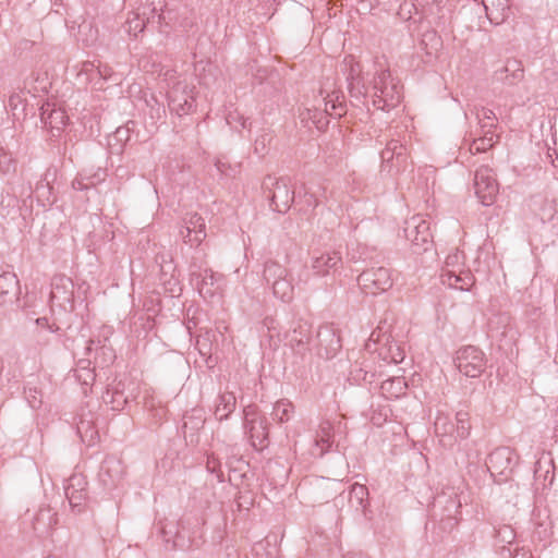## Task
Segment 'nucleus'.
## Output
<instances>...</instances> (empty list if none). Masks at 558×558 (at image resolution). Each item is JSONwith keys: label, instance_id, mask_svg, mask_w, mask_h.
I'll return each mask as SVG.
<instances>
[{"label": "nucleus", "instance_id": "nucleus-16", "mask_svg": "<svg viewBox=\"0 0 558 558\" xmlns=\"http://www.w3.org/2000/svg\"><path fill=\"white\" fill-rule=\"evenodd\" d=\"M326 187L322 183L303 184L296 192L295 207L303 214L312 213L325 198Z\"/></svg>", "mask_w": 558, "mask_h": 558}, {"label": "nucleus", "instance_id": "nucleus-12", "mask_svg": "<svg viewBox=\"0 0 558 558\" xmlns=\"http://www.w3.org/2000/svg\"><path fill=\"white\" fill-rule=\"evenodd\" d=\"M191 281L195 284L199 295L207 299L220 294L226 284V279L222 275L214 272L209 268H205L199 272L191 270Z\"/></svg>", "mask_w": 558, "mask_h": 558}, {"label": "nucleus", "instance_id": "nucleus-49", "mask_svg": "<svg viewBox=\"0 0 558 558\" xmlns=\"http://www.w3.org/2000/svg\"><path fill=\"white\" fill-rule=\"evenodd\" d=\"M78 35L81 40L86 45H93L98 38V31L94 29L92 24L88 22H83L78 26Z\"/></svg>", "mask_w": 558, "mask_h": 558}, {"label": "nucleus", "instance_id": "nucleus-1", "mask_svg": "<svg viewBox=\"0 0 558 558\" xmlns=\"http://www.w3.org/2000/svg\"><path fill=\"white\" fill-rule=\"evenodd\" d=\"M342 73L347 77L349 93L352 98L368 108L389 111L402 99L400 81L392 76L384 57L361 65L353 56H345Z\"/></svg>", "mask_w": 558, "mask_h": 558}, {"label": "nucleus", "instance_id": "nucleus-60", "mask_svg": "<svg viewBox=\"0 0 558 558\" xmlns=\"http://www.w3.org/2000/svg\"><path fill=\"white\" fill-rule=\"evenodd\" d=\"M206 468H207L208 472L216 474L217 477L219 478V481H222L221 463H220L219 459L214 453H211L207 457Z\"/></svg>", "mask_w": 558, "mask_h": 558}, {"label": "nucleus", "instance_id": "nucleus-64", "mask_svg": "<svg viewBox=\"0 0 558 558\" xmlns=\"http://www.w3.org/2000/svg\"><path fill=\"white\" fill-rule=\"evenodd\" d=\"M378 1L379 0H357V11L362 13H367L378 3Z\"/></svg>", "mask_w": 558, "mask_h": 558}, {"label": "nucleus", "instance_id": "nucleus-46", "mask_svg": "<svg viewBox=\"0 0 558 558\" xmlns=\"http://www.w3.org/2000/svg\"><path fill=\"white\" fill-rule=\"evenodd\" d=\"M391 413L392 411L388 404H377L376 407L372 404L371 422L375 426H381L387 422Z\"/></svg>", "mask_w": 558, "mask_h": 558}, {"label": "nucleus", "instance_id": "nucleus-61", "mask_svg": "<svg viewBox=\"0 0 558 558\" xmlns=\"http://www.w3.org/2000/svg\"><path fill=\"white\" fill-rule=\"evenodd\" d=\"M210 336L211 333L209 331H206V333L201 336L196 341V345L202 355H206L210 351V345L208 344V342L210 341ZM215 335L213 333V337Z\"/></svg>", "mask_w": 558, "mask_h": 558}, {"label": "nucleus", "instance_id": "nucleus-3", "mask_svg": "<svg viewBox=\"0 0 558 558\" xmlns=\"http://www.w3.org/2000/svg\"><path fill=\"white\" fill-rule=\"evenodd\" d=\"M333 83L327 80L322 86L324 108H305L301 113V121L305 124L312 123L316 129L323 130L328 124L327 117L340 118L345 113L344 95L333 89Z\"/></svg>", "mask_w": 558, "mask_h": 558}, {"label": "nucleus", "instance_id": "nucleus-35", "mask_svg": "<svg viewBox=\"0 0 558 558\" xmlns=\"http://www.w3.org/2000/svg\"><path fill=\"white\" fill-rule=\"evenodd\" d=\"M58 328L50 325L46 317L35 319V329L33 330L34 338L40 347H46L50 342V337Z\"/></svg>", "mask_w": 558, "mask_h": 558}, {"label": "nucleus", "instance_id": "nucleus-57", "mask_svg": "<svg viewBox=\"0 0 558 558\" xmlns=\"http://www.w3.org/2000/svg\"><path fill=\"white\" fill-rule=\"evenodd\" d=\"M17 206V198L14 195L7 193L2 195L0 203V214L5 217L11 214V210Z\"/></svg>", "mask_w": 558, "mask_h": 558}, {"label": "nucleus", "instance_id": "nucleus-17", "mask_svg": "<svg viewBox=\"0 0 558 558\" xmlns=\"http://www.w3.org/2000/svg\"><path fill=\"white\" fill-rule=\"evenodd\" d=\"M342 266L341 254L337 251L314 252L311 269L314 276L327 277L333 275Z\"/></svg>", "mask_w": 558, "mask_h": 558}, {"label": "nucleus", "instance_id": "nucleus-58", "mask_svg": "<svg viewBox=\"0 0 558 558\" xmlns=\"http://www.w3.org/2000/svg\"><path fill=\"white\" fill-rule=\"evenodd\" d=\"M496 538L500 543L512 545L515 539L514 530L509 525H504L497 530Z\"/></svg>", "mask_w": 558, "mask_h": 558}, {"label": "nucleus", "instance_id": "nucleus-52", "mask_svg": "<svg viewBox=\"0 0 558 558\" xmlns=\"http://www.w3.org/2000/svg\"><path fill=\"white\" fill-rule=\"evenodd\" d=\"M226 122L234 130H242L247 128V119L244 118L236 109L229 110L226 114Z\"/></svg>", "mask_w": 558, "mask_h": 558}, {"label": "nucleus", "instance_id": "nucleus-20", "mask_svg": "<svg viewBox=\"0 0 558 558\" xmlns=\"http://www.w3.org/2000/svg\"><path fill=\"white\" fill-rule=\"evenodd\" d=\"M87 482L83 474H72L64 483V494L69 500L71 508L77 512L82 511V507L87 497Z\"/></svg>", "mask_w": 558, "mask_h": 558}, {"label": "nucleus", "instance_id": "nucleus-19", "mask_svg": "<svg viewBox=\"0 0 558 558\" xmlns=\"http://www.w3.org/2000/svg\"><path fill=\"white\" fill-rule=\"evenodd\" d=\"M184 243L191 247H197L206 239L204 218L196 214H187L184 218V226L180 230Z\"/></svg>", "mask_w": 558, "mask_h": 558}, {"label": "nucleus", "instance_id": "nucleus-38", "mask_svg": "<svg viewBox=\"0 0 558 558\" xmlns=\"http://www.w3.org/2000/svg\"><path fill=\"white\" fill-rule=\"evenodd\" d=\"M50 171L48 170L44 178L37 182L34 191L37 202L44 207L51 205L56 201L54 197H52V186L48 179Z\"/></svg>", "mask_w": 558, "mask_h": 558}, {"label": "nucleus", "instance_id": "nucleus-4", "mask_svg": "<svg viewBox=\"0 0 558 558\" xmlns=\"http://www.w3.org/2000/svg\"><path fill=\"white\" fill-rule=\"evenodd\" d=\"M368 354H376L377 359L387 364H399L405 357L404 347L392 335L389 324L381 322L371 333L365 343Z\"/></svg>", "mask_w": 558, "mask_h": 558}, {"label": "nucleus", "instance_id": "nucleus-23", "mask_svg": "<svg viewBox=\"0 0 558 558\" xmlns=\"http://www.w3.org/2000/svg\"><path fill=\"white\" fill-rule=\"evenodd\" d=\"M74 284L73 281L64 276H54L51 281L50 300L59 306H65L73 301Z\"/></svg>", "mask_w": 558, "mask_h": 558}, {"label": "nucleus", "instance_id": "nucleus-45", "mask_svg": "<svg viewBox=\"0 0 558 558\" xmlns=\"http://www.w3.org/2000/svg\"><path fill=\"white\" fill-rule=\"evenodd\" d=\"M16 170V160L12 153L0 146V173L3 175L14 173Z\"/></svg>", "mask_w": 558, "mask_h": 558}, {"label": "nucleus", "instance_id": "nucleus-2", "mask_svg": "<svg viewBox=\"0 0 558 558\" xmlns=\"http://www.w3.org/2000/svg\"><path fill=\"white\" fill-rule=\"evenodd\" d=\"M159 75L168 86L167 98L170 111L178 117L191 113L195 107V87L189 82L187 76L166 68L159 70Z\"/></svg>", "mask_w": 558, "mask_h": 558}, {"label": "nucleus", "instance_id": "nucleus-44", "mask_svg": "<svg viewBox=\"0 0 558 558\" xmlns=\"http://www.w3.org/2000/svg\"><path fill=\"white\" fill-rule=\"evenodd\" d=\"M368 377H374V369L368 365L354 364L349 373L348 380L351 384L360 385L364 381H368Z\"/></svg>", "mask_w": 558, "mask_h": 558}, {"label": "nucleus", "instance_id": "nucleus-36", "mask_svg": "<svg viewBox=\"0 0 558 558\" xmlns=\"http://www.w3.org/2000/svg\"><path fill=\"white\" fill-rule=\"evenodd\" d=\"M236 404L235 396L232 392H223L219 395L215 408L216 418L226 420L234 411Z\"/></svg>", "mask_w": 558, "mask_h": 558}, {"label": "nucleus", "instance_id": "nucleus-62", "mask_svg": "<svg viewBox=\"0 0 558 558\" xmlns=\"http://www.w3.org/2000/svg\"><path fill=\"white\" fill-rule=\"evenodd\" d=\"M25 393L31 408L36 409L41 404V395L37 389H28Z\"/></svg>", "mask_w": 558, "mask_h": 558}, {"label": "nucleus", "instance_id": "nucleus-29", "mask_svg": "<svg viewBox=\"0 0 558 558\" xmlns=\"http://www.w3.org/2000/svg\"><path fill=\"white\" fill-rule=\"evenodd\" d=\"M482 3L488 20L493 24L498 25L509 16V0H482Z\"/></svg>", "mask_w": 558, "mask_h": 558}, {"label": "nucleus", "instance_id": "nucleus-34", "mask_svg": "<svg viewBox=\"0 0 558 558\" xmlns=\"http://www.w3.org/2000/svg\"><path fill=\"white\" fill-rule=\"evenodd\" d=\"M102 400L112 411H121L128 403L122 384L118 383L108 388L102 395Z\"/></svg>", "mask_w": 558, "mask_h": 558}, {"label": "nucleus", "instance_id": "nucleus-39", "mask_svg": "<svg viewBox=\"0 0 558 558\" xmlns=\"http://www.w3.org/2000/svg\"><path fill=\"white\" fill-rule=\"evenodd\" d=\"M293 414L294 405L288 399L278 400L272 407L271 417L276 422H289L292 418Z\"/></svg>", "mask_w": 558, "mask_h": 558}, {"label": "nucleus", "instance_id": "nucleus-24", "mask_svg": "<svg viewBox=\"0 0 558 558\" xmlns=\"http://www.w3.org/2000/svg\"><path fill=\"white\" fill-rule=\"evenodd\" d=\"M21 294L20 281L14 272L5 271L0 275V306L12 305Z\"/></svg>", "mask_w": 558, "mask_h": 558}, {"label": "nucleus", "instance_id": "nucleus-21", "mask_svg": "<svg viewBox=\"0 0 558 558\" xmlns=\"http://www.w3.org/2000/svg\"><path fill=\"white\" fill-rule=\"evenodd\" d=\"M295 196L296 192L292 190L289 180L281 178L274 184L270 207L277 213H287L295 202Z\"/></svg>", "mask_w": 558, "mask_h": 558}, {"label": "nucleus", "instance_id": "nucleus-43", "mask_svg": "<svg viewBox=\"0 0 558 558\" xmlns=\"http://www.w3.org/2000/svg\"><path fill=\"white\" fill-rule=\"evenodd\" d=\"M57 513L50 509H40L35 518V530L45 532L57 524Z\"/></svg>", "mask_w": 558, "mask_h": 558}, {"label": "nucleus", "instance_id": "nucleus-27", "mask_svg": "<svg viewBox=\"0 0 558 558\" xmlns=\"http://www.w3.org/2000/svg\"><path fill=\"white\" fill-rule=\"evenodd\" d=\"M40 120L51 130H60L65 125L68 117L61 108H57L50 102H46L40 107Z\"/></svg>", "mask_w": 558, "mask_h": 558}, {"label": "nucleus", "instance_id": "nucleus-48", "mask_svg": "<svg viewBox=\"0 0 558 558\" xmlns=\"http://www.w3.org/2000/svg\"><path fill=\"white\" fill-rule=\"evenodd\" d=\"M254 553L257 558H278L279 549L268 541L258 543L254 546Z\"/></svg>", "mask_w": 558, "mask_h": 558}, {"label": "nucleus", "instance_id": "nucleus-9", "mask_svg": "<svg viewBox=\"0 0 558 558\" xmlns=\"http://www.w3.org/2000/svg\"><path fill=\"white\" fill-rule=\"evenodd\" d=\"M244 429L256 450H263L268 445V422L256 405L244 409Z\"/></svg>", "mask_w": 558, "mask_h": 558}, {"label": "nucleus", "instance_id": "nucleus-55", "mask_svg": "<svg viewBox=\"0 0 558 558\" xmlns=\"http://www.w3.org/2000/svg\"><path fill=\"white\" fill-rule=\"evenodd\" d=\"M147 106L149 109V114L151 119L155 120H161L166 116V110L162 105L158 102V100L151 96L149 99L146 100Z\"/></svg>", "mask_w": 558, "mask_h": 558}, {"label": "nucleus", "instance_id": "nucleus-26", "mask_svg": "<svg viewBox=\"0 0 558 558\" xmlns=\"http://www.w3.org/2000/svg\"><path fill=\"white\" fill-rule=\"evenodd\" d=\"M524 77V70L520 61L507 60L505 64L495 71L494 78L507 85H515Z\"/></svg>", "mask_w": 558, "mask_h": 558}, {"label": "nucleus", "instance_id": "nucleus-41", "mask_svg": "<svg viewBox=\"0 0 558 558\" xmlns=\"http://www.w3.org/2000/svg\"><path fill=\"white\" fill-rule=\"evenodd\" d=\"M534 477L536 481L543 478V486L551 485L554 481V463L551 459H541L535 463Z\"/></svg>", "mask_w": 558, "mask_h": 558}, {"label": "nucleus", "instance_id": "nucleus-14", "mask_svg": "<svg viewBox=\"0 0 558 558\" xmlns=\"http://www.w3.org/2000/svg\"><path fill=\"white\" fill-rule=\"evenodd\" d=\"M474 191L482 205L489 206L494 203L498 183L490 168L481 167L475 171Z\"/></svg>", "mask_w": 558, "mask_h": 558}, {"label": "nucleus", "instance_id": "nucleus-31", "mask_svg": "<svg viewBox=\"0 0 558 558\" xmlns=\"http://www.w3.org/2000/svg\"><path fill=\"white\" fill-rule=\"evenodd\" d=\"M408 385L403 377L396 376L384 380L380 385V395L386 400L399 399L405 395Z\"/></svg>", "mask_w": 558, "mask_h": 558}, {"label": "nucleus", "instance_id": "nucleus-54", "mask_svg": "<svg viewBox=\"0 0 558 558\" xmlns=\"http://www.w3.org/2000/svg\"><path fill=\"white\" fill-rule=\"evenodd\" d=\"M160 530L167 544L172 543L173 548L182 547V545L179 543L180 534L179 532L174 531L175 526L173 524H165Z\"/></svg>", "mask_w": 558, "mask_h": 558}, {"label": "nucleus", "instance_id": "nucleus-11", "mask_svg": "<svg viewBox=\"0 0 558 558\" xmlns=\"http://www.w3.org/2000/svg\"><path fill=\"white\" fill-rule=\"evenodd\" d=\"M357 283L365 294L378 295L392 287L391 271L383 266L367 268L357 277Z\"/></svg>", "mask_w": 558, "mask_h": 558}, {"label": "nucleus", "instance_id": "nucleus-8", "mask_svg": "<svg viewBox=\"0 0 558 558\" xmlns=\"http://www.w3.org/2000/svg\"><path fill=\"white\" fill-rule=\"evenodd\" d=\"M389 140L380 153L381 172L397 174L408 168V151L401 140L395 138V132L389 129Z\"/></svg>", "mask_w": 558, "mask_h": 558}, {"label": "nucleus", "instance_id": "nucleus-40", "mask_svg": "<svg viewBox=\"0 0 558 558\" xmlns=\"http://www.w3.org/2000/svg\"><path fill=\"white\" fill-rule=\"evenodd\" d=\"M475 117L482 131L494 132L497 126V117L492 109L486 107H475Z\"/></svg>", "mask_w": 558, "mask_h": 558}, {"label": "nucleus", "instance_id": "nucleus-47", "mask_svg": "<svg viewBox=\"0 0 558 558\" xmlns=\"http://www.w3.org/2000/svg\"><path fill=\"white\" fill-rule=\"evenodd\" d=\"M290 276H294V284L298 288L306 286L311 279V271L304 265L294 266L288 269Z\"/></svg>", "mask_w": 558, "mask_h": 558}, {"label": "nucleus", "instance_id": "nucleus-33", "mask_svg": "<svg viewBox=\"0 0 558 558\" xmlns=\"http://www.w3.org/2000/svg\"><path fill=\"white\" fill-rule=\"evenodd\" d=\"M349 505L355 511L365 514L368 507V489L365 485L355 483L351 486L349 492Z\"/></svg>", "mask_w": 558, "mask_h": 558}, {"label": "nucleus", "instance_id": "nucleus-42", "mask_svg": "<svg viewBox=\"0 0 558 558\" xmlns=\"http://www.w3.org/2000/svg\"><path fill=\"white\" fill-rule=\"evenodd\" d=\"M482 136L475 138L470 146V151L472 154L486 151L492 148L498 141V136L495 132H486L482 131Z\"/></svg>", "mask_w": 558, "mask_h": 558}, {"label": "nucleus", "instance_id": "nucleus-50", "mask_svg": "<svg viewBox=\"0 0 558 558\" xmlns=\"http://www.w3.org/2000/svg\"><path fill=\"white\" fill-rule=\"evenodd\" d=\"M272 136L267 131H262L254 140V153L258 156H265L268 151V146Z\"/></svg>", "mask_w": 558, "mask_h": 558}, {"label": "nucleus", "instance_id": "nucleus-22", "mask_svg": "<svg viewBox=\"0 0 558 558\" xmlns=\"http://www.w3.org/2000/svg\"><path fill=\"white\" fill-rule=\"evenodd\" d=\"M123 475L124 466L120 459L110 456L102 461L98 476L105 487H114Z\"/></svg>", "mask_w": 558, "mask_h": 558}, {"label": "nucleus", "instance_id": "nucleus-15", "mask_svg": "<svg viewBox=\"0 0 558 558\" xmlns=\"http://www.w3.org/2000/svg\"><path fill=\"white\" fill-rule=\"evenodd\" d=\"M403 232L413 246L427 250L432 241L430 223L423 216L416 215L404 222Z\"/></svg>", "mask_w": 558, "mask_h": 558}, {"label": "nucleus", "instance_id": "nucleus-28", "mask_svg": "<svg viewBox=\"0 0 558 558\" xmlns=\"http://www.w3.org/2000/svg\"><path fill=\"white\" fill-rule=\"evenodd\" d=\"M332 425L330 422H322L314 440V456L322 457L330 450L333 444Z\"/></svg>", "mask_w": 558, "mask_h": 558}, {"label": "nucleus", "instance_id": "nucleus-30", "mask_svg": "<svg viewBox=\"0 0 558 558\" xmlns=\"http://www.w3.org/2000/svg\"><path fill=\"white\" fill-rule=\"evenodd\" d=\"M160 282L165 290L172 296L181 292L180 282L177 276V268L173 262H167L160 266Z\"/></svg>", "mask_w": 558, "mask_h": 558}, {"label": "nucleus", "instance_id": "nucleus-51", "mask_svg": "<svg viewBox=\"0 0 558 558\" xmlns=\"http://www.w3.org/2000/svg\"><path fill=\"white\" fill-rule=\"evenodd\" d=\"M124 28L129 33V35L136 37L140 33L144 31L145 22L138 14L133 13L131 16L128 17Z\"/></svg>", "mask_w": 558, "mask_h": 558}, {"label": "nucleus", "instance_id": "nucleus-7", "mask_svg": "<svg viewBox=\"0 0 558 558\" xmlns=\"http://www.w3.org/2000/svg\"><path fill=\"white\" fill-rule=\"evenodd\" d=\"M294 276H290L287 268L269 260L264 266V280L272 290V294L282 302H290L294 295Z\"/></svg>", "mask_w": 558, "mask_h": 558}, {"label": "nucleus", "instance_id": "nucleus-56", "mask_svg": "<svg viewBox=\"0 0 558 558\" xmlns=\"http://www.w3.org/2000/svg\"><path fill=\"white\" fill-rule=\"evenodd\" d=\"M31 80L36 83L33 87L34 93H47L50 87V82L48 80L47 73L36 74L33 73Z\"/></svg>", "mask_w": 558, "mask_h": 558}, {"label": "nucleus", "instance_id": "nucleus-10", "mask_svg": "<svg viewBox=\"0 0 558 558\" xmlns=\"http://www.w3.org/2000/svg\"><path fill=\"white\" fill-rule=\"evenodd\" d=\"M290 342L292 344L295 342L296 345H314L317 349V353L326 359L333 357L341 349L340 338L331 326L319 327L315 339L306 338L303 340L293 336Z\"/></svg>", "mask_w": 558, "mask_h": 558}, {"label": "nucleus", "instance_id": "nucleus-59", "mask_svg": "<svg viewBox=\"0 0 558 558\" xmlns=\"http://www.w3.org/2000/svg\"><path fill=\"white\" fill-rule=\"evenodd\" d=\"M24 97L20 93H15L10 96L8 101V107L13 111L14 116L19 114V111L24 112L25 105H24Z\"/></svg>", "mask_w": 558, "mask_h": 558}, {"label": "nucleus", "instance_id": "nucleus-53", "mask_svg": "<svg viewBox=\"0 0 558 558\" xmlns=\"http://www.w3.org/2000/svg\"><path fill=\"white\" fill-rule=\"evenodd\" d=\"M96 74H101L102 75V72H101V65L100 64H95L94 62L92 61H85L81 64V68L77 72V76L81 78L83 76H85V80L86 81H89L92 80L94 76H96Z\"/></svg>", "mask_w": 558, "mask_h": 558}, {"label": "nucleus", "instance_id": "nucleus-5", "mask_svg": "<svg viewBox=\"0 0 558 558\" xmlns=\"http://www.w3.org/2000/svg\"><path fill=\"white\" fill-rule=\"evenodd\" d=\"M434 427L440 441L445 446H452L459 439L469 437L471 430L470 415L465 411H458L453 422L449 414L438 410Z\"/></svg>", "mask_w": 558, "mask_h": 558}, {"label": "nucleus", "instance_id": "nucleus-18", "mask_svg": "<svg viewBox=\"0 0 558 558\" xmlns=\"http://www.w3.org/2000/svg\"><path fill=\"white\" fill-rule=\"evenodd\" d=\"M518 461L517 454L509 447L495 449L488 457L487 468L492 475L498 474L506 478L512 472Z\"/></svg>", "mask_w": 558, "mask_h": 558}, {"label": "nucleus", "instance_id": "nucleus-6", "mask_svg": "<svg viewBox=\"0 0 558 558\" xmlns=\"http://www.w3.org/2000/svg\"><path fill=\"white\" fill-rule=\"evenodd\" d=\"M440 278L445 286L460 291H470L474 284V277L464 268V255L459 250L446 256Z\"/></svg>", "mask_w": 558, "mask_h": 558}, {"label": "nucleus", "instance_id": "nucleus-63", "mask_svg": "<svg viewBox=\"0 0 558 558\" xmlns=\"http://www.w3.org/2000/svg\"><path fill=\"white\" fill-rule=\"evenodd\" d=\"M507 550L511 558H533L531 550L524 547H515L513 551L510 548Z\"/></svg>", "mask_w": 558, "mask_h": 558}, {"label": "nucleus", "instance_id": "nucleus-13", "mask_svg": "<svg viewBox=\"0 0 558 558\" xmlns=\"http://www.w3.org/2000/svg\"><path fill=\"white\" fill-rule=\"evenodd\" d=\"M456 365L466 377H478L485 368L484 353L473 345L461 348L457 352Z\"/></svg>", "mask_w": 558, "mask_h": 558}, {"label": "nucleus", "instance_id": "nucleus-37", "mask_svg": "<svg viewBox=\"0 0 558 558\" xmlns=\"http://www.w3.org/2000/svg\"><path fill=\"white\" fill-rule=\"evenodd\" d=\"M76 430L81 440L88 447L94 446L99 438L93 420L81 417L76 424Z\"/></svg>", "mask_w": 558, "mask_h": 558}, {"label": "nucleus", "instance_id": "nucleus-25", "mask_svg": "<svg viewBox=\"0 0 558 558\" xmlns=\"http://www.w3.org/2000/svg\"><path fill=\"white\" fill-rule=\"evenodd\" d=\"M444 506V514L441 517V520L445 518L449 521H454L453 523H450V525H453L458 521V513L461 508V501L458 497V494L453 490L449 493L442 492L441 494L437 495L434 500V509L437 507Z\"/></svg>", "mask_w": 558, "mask_h": 558}, {"label": "nucleus", "instance_id": "nucleus-32", "mask_svg": "<svg viewBox=\"0 0 558 558\" xmlns=\"http://www.w3.org/2000/svg\"><path fill=\"white\" fill-rule=\"evenodd\" d=\"M87 354L90 355L93 351H95V361L99 363L101 366L109 365L116 359V354L113 349L105 342H101L100 339L94 340L92 339L86 347Z\"/></svg>", "mask_w": 558, "mask_h": 558}]
</instances>
